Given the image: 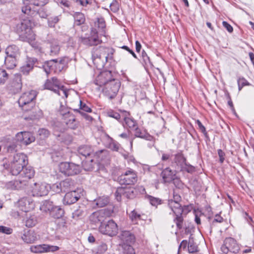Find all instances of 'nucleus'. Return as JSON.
<instances>
[{
  "mask_svg": "<svg viewBox=\"0 0 254 254\" xmlns=\"http://www.w3.org/2000/svg\"><path fill=\"white\" fill-rule=\"evenodd\" d=\"M37 95L36 91L30 90L23 93L18 101L19 106L25 112L31 111L34 107V111H32L30 115V119L32 120L39 119L43 115L42 111L39 109H36L35 107Z\"/></svg>",
  "mask_w": 254,
  "mask_h": 254,
  "instance_id": "nucleus-1",
  "label": "nucleus"
},
{
  "mask_svg": "<svg viewBox=\"0 0 254 254\" xmlns=\"http://www.w3.org/2000/svg\"><path fill=\"white\" fill-rule=\"evenodd\" d=\"M27 163L26 155L23 153H17L14 155L10 162L4 164L3 166L12 175L16 176L20 173Z\"/></svg>",
  "mask_w": 254,
  "mask_h": 254,
  "instance_id": "nucleus-2",
  "label": "nucleus"
},
{
  "mask_svg": "<svg viewBox=\"0 0 254 254\" xmlns=\"http://www.w3.org/2000/svg\"><path fill=\"white\" fill-rule=\"evenodd\" d=\"M17 31L19 40L29 43L33 47L36 48L35 43V34L33 33L29 20H24L17 25Z\"/></svg>",
  "mask_w": 254,
  "mask_h": 254,
  "instance_id": "nucleus-3",
  "label": "nucleus"
},
{
  "mask_svg": "<svg viewBox=\"0 0 254 254\" xmlns=\"http://www.w3.org/2000/svg\"><path fill=\"white\" fill-rule=\"evenodd\" d=\"M44 89L52 91L59 96L67 98V90L62 85L61 81L57 77H53L47 79L44 84Z\"/></svg>",
  "mask_w": 254,
  "mask_h": 254,
  "instance_id": "nucleus-4",
  "label": "nucleus"
},
{
  "mask_svg": "<svg viewBox=\"0 0 254 254\" xmlns=\"http://www.w3.org/2000/svg\"><path fill=\"white\" fill-rule=\"evenodd\" d=\"M118 181L122 185H133L137 182V172L131 168H127L118 177Z\"/></svg>",
  "mask_w": 254,
  "mask_h": 254,
  "instance_id": "nucleus-5",
  "label": "nucleus"
},
{
  "mask_svg": "<svg viewBox=\"0 0 254 254\" xmlns=\"http://www.w3.org/2000/svg\"><path fill=\"white\" fill-rule=\"evenodd\" d=\"M240 250V245L233 238H226L220 248V251L222 254H227L229 252L237 254Z\"/></svg>",
  "mask_w": 254,
  "mask_h": 254,
  "instance_id": "nucleus-6",
  "label": "nucleus"
},
{
  "mask_svg": "<svg viewBox=\"0 0 254 254\" xmlns=\"http://www.w3.org/2000/svg\"><path fill=\"white\" fill-rule=\"evenodd\" d=\"M60 172L65 176H73L79 174L81 169L79 165L72 162H64L59 164Z\"/></svg>",
  "mask_w": 254,
  "mask_h": 254,
  "instance_id": "nucleus-7",
  "label": "nucleus"
},
{
  "mask_svg": "<svg viewBox=\"0 0 254 254\" xmlns=\"http://www.w3.org/2000/svg\"><path fill=\"white\" fill-rule=\"evenodd\" d=\"M121 86V83L118 79L112 80L103 87V94L110 99L115 98Z\"/></svg>",
  "mask_w": 254,
  "mask_h": 254,
  "instance_id": "nucleus-8",
  "label": "nucleus"
},
{
  "mask_svg": "<svg viewBox=\"0 0 254 254\" xmlns=\"http://www.w3.org/2000/svg\"><path fill=\"white\" fill-rule=\"evenodd\" d=\"M99 232L110 237L116 236L118 232V226L113 220H109L106 222L101 223L99 227Z\"/></svg>",
  "mask_w": 254,
  "mask_h": 254,
  "instance_id": "nucleus-9",
  "label": "nucleus"
},
{
  "mask_svg": "<svg viewBox=\"0 0 254 254\" xmlns=\"http://www.w3.org/2000/svg\"><path fill=\"white\" fill-rule=\"evenodd\" d=\"M191 208L192 207L189 205H184L182 207L180 204V206L178 208H176L172 211L175 215L174 222L179 230H181L183 227L184 219L182 216L183 214H187L191 211Z\"/></svg>",
  "mask_w": 254,
  "mask_h": 254,
  "instance_id": "nucleus-10",
  "label": "nucleus"
},
{
  "mask_svg": "<svg viewBox=\"0 0 254 254\" xmlns=\"http://www.w3.org/2000/svg\"><path fill=\"white\" fill-rule=\"evenodd\" d=\"M107 49L104 47H99L92 53V61L96 68L98 69H102L105 65V63L107 61L108 56L106 53L103 55H98V52H106Z\"/></svg>",
  "mask_w": 254,
  "mask_h": 254,
  "instance_id": "nucleus-11",
  "label": "nucleus"
},
{
  "mask_svg": "<svg viewBox=\"0 0 254 254\" xmlns=\"http://www.w3.org/2000/svg\"><path fill=\"white\" fill-rule=\"evenodd\" d=\"M102 151V150H100L99 152H94L91 147L87 145L81 146L77 150L80 157H84L86 159V163L89 162L91 163L94 161V159L92 158H97L98 154L101 153Z\"/></svg>",
  "mask_w": 254,
  "mask_h": 254,
  "instance_id": "nucleus-12",
  "label": "nucleus"
},
{
  "mask_svg": "<svg viewBox=\"0 0 254 254\" xmlns=\"http://www.w3.org/2000/svg\"><path fill=\"white\" fill-rule=\"evenodd\" d=\"M50 188V185L45 183H34L31 186V193L32 196L41 197L48 194Z\"/></svg>",
  "mask_w": 254,
  "mask_h": 254,
  "instance_id": "nucleus-13",
  "label": "nucleus"
},
{
  "mask_svg": "<svg viewBox=\"0 0 254 254\" xmlns=\"http://www.w3.org/2000/svg\"><path fill=\"white\" fill-rule=\"evenodd\" d=\"M48 2L49 0H23L22 12L25 14L34 13L35 12L31 11L35 6H44Z\"/></svg>",
  "mask_w": 254,
  "mask_h": 254,
  "instance_id": "nucleus-14",
  "label": "nucleus"
},
{
  "mask_svg": "<svg viewBox=\"0 0 254 254\" xmlns=\"http://www.w3.org/2000/svg\"><path fill=\"white\" fill-rule=\"evenodd\" d=\"M79 42L86 46H92L99 44L101 42V40L99 39L97 30L95 28H92L91 31L90 36L80 37L79 38Z\"/></svg>",
  "mask_w": 254,
  "mask_h": 254,
  "instance_id": "nucleus-15",
  "label": "nucleus"
},
{
  "mask_svg": "<svg viewBox=\"0 0 254 254\" xmlns=\"http://www.w3.org/2000/svg\"><path fill=\"white\" fill-rule=\"evenodd\" d=\"M109 216V212L106 209H101L92 213L89 216L90 223L97 226L101 223Z\"/></svg>",
  "mask_w": 254,
  "mask_h": 254,
  "instance_id": "nucleus-16",
  "label": "nucleus"
},
{
  "mask_svg": "<svg viewBox=\"0 0 254 254\" xmlns=\"http://www.w3.org/2000/svg\"><path fill=\"white\" fill-rule=\"evenodd\" d=\"M116 79L113 76L112 72L110 70H104L100 72V73L96 77L94 80V83L100 86H104L107 83H109L112 80Z\"/></svg>",
  "mask_w": 254,
  "mask_h": 254,
  "instance_id": "nucleus-17",
  "label": "nucleus"
},
{
  "mask_svg": "<svg viewBox=\"0 0 254 254\" xmlns=\"http://www.w3.org/2000/svg\"><path fill=\"white\" fill-rule=\"evenodd\" d=\"M62 114L64 115L63 123L65 124L68 128L72 129L77 128L79 122L76 120L73 114L68 110H66L65 113L62 112Z\"/></svg>",
  "mask_w": 254,
  "mask_h": 254,
  "instance_id": "nucleus-18",
  "label": "nucleus"
},
{
  "mask_svg": "<svg viewBox=\"0 0 254 254\" xmlns=\"http://www.w3.org/2000/svg\"><path fill=\"white\" fill-rule=\"evenodd\" d=\"M15 139L21 145H27L34 141L35 137L30 132L21 131L16 134Z\"/></svg>",
  "mask_w": 254,
  "mask_h": 254,
  "instance_id": "nucleus-19",
  "label": "nucleus"
},
{
  "mask_svg": "<svg viewBox=\"0 0 254 254\" xmlns=\"http://www.w3.org/2000/svg\"><path fill=\"white\" fill-rule=\"evenodd\" d=\"M15 206L25 212H27L33 208L32 202L28 197L21 198L15 204Z\"/></svg>",
  "mask_w": 254,
  "mask_h": 254,
  "instance_id": "nucleus-20",
  "label": "nucleus"
},
{
  "mask_svg": "<svg viewBox=\"0 0 254 254\" xmlns=\"http://www.w3.org/2000/svg\"><path fill=\"white\" fill-rule=\"evenodd\" d=\"M21 239L25 243L31 244L37 241L38 238L36 233L33 230L25 229L22 234Z\"/></svg>",
  "mask_w": 254,
  "mask_h": 254,
  "instance_id": "nucleus-21",
  "label": "nucleus"
},
{
  "mask_svg": "<svg viewBox=\"0 0 254 254\" xmlns=\"http://www.w3.org/2000/svg\"><path fill=\"white\" fill-rule=\"evenodd\" d=\"M80 197V195L75 190L67 192L63 199L64 204L69 205L76 202Z\"/></svg>",
  "mask_w": 254,
  "mask_h": 254,
  "instance_id": "nucleus-22",
  "label": "nucleus"
},
{
  "mask_svg": "<svg viewBox=\"0 0 254 254\" xmlns=\"http://www.w3.org/2000/svg\"><path fill=\"white\" fill-rule=\"evenodd\" d=\"M124 244L130 246L135 242L134 235L129 231H123L119 236Z\"/></svg>",
  "mask_w": 254,
  "mask_h": 254,
  "instance_id": "nucleus-23",
  "label": "nucleus"
},
{
  "mask_svg": "<svg viewBox=\"0 0 254 254\" xmlns=\"http://www.w3.org/2000/svg\"><path fill=\"white\" fill-rule=\"evenodd\" d=\"M36 62L37 59L36 58H28L25 64L20 67V72L24 75L28 74L30 71L33 69L34 65Z\"/></svg>",
  "mask_w": 254,
  "mask_h": 254,
  "instance_id": "nucleus-24",
  "label": "nucleus"
},
{
  "mask_svg": "<svg viewBox=\"0 0 254 254\" xmlns=\"http://www.w3.org/2000/svg\"><path fill=\"white\" fill-rule=\"evenodd\" d=\"M134 136L148 141H154V138L146 129L136 127L134 129Z\"/></svg>",
  "mask_w": 254,
  "mask_h": 254,
  "instance_id": "nucleus-25",
  "label": "nucleus"
},
{
  "mask_svg": "<svg viewBox=\"0 0 254 254\" xmlns=\"http://www.w3.org/2000/svg\"><path fill=\"white\" fill-rule=\"evenodd\" d=\"M35 174L34 170L30 166L23 167V169L19 174L21 180L20 183L22 182H26L28 180L31 179L33 177Z\"/></svg>",
  "mask_w": 254,
  "mask_h": 254,
  "instance_id": "nucleus-26",
  "label": "nucleus"
},
{
  "mask_svg": "<svg viewBox=\"0 0 254 254\" xmlns=\"http://www.w3.org/2000/svg\"><path fill=\"white\" fill-rule=\"evenodd\" d=\"M124 127H127L130 129H134L137 127L136 121L131 117H127L122 115V120L121 122Z\"/></svg>",
  "mask_w": 254,
  "mask_h": 254,
  "instance_id": "nucleus-27",
  "label": "nucleus"
},
{
  "mask_svg": "<svg viewBox=\"0 0 254 254\" xmlns=\"http://www.w3.org/2000/svg\"><path fill=\"white\" fill-rule=\"evenodd\" d=\"M54 73H58L61 72L64 68L65 65L68 62V59L66 57H63L60 59H54Z\"/></svg>",
  "mask_w": 254,
  "mask_h": 254,
  "instance_id": "nucleus-28",
  "label": "nucleus"
},
{
  "mask_svg": "<svg viewBox=\"0 0 254 254\" xmlns=\"http://www.w3.org/2000/svg\"><path fill=\"white\" fill-rule=\"evenodd\" d=\"M181 200V197L180 195L173 193V199L168 200V206L173 211L175 209L178 208L180 206L179 202Z\"/></svg>",
  "mask_w": 254,
  "mask_h": 254,
  "instance_id": "nucleus-29",
  "label": "nucleus"
},
{
  "mask_svg": "<svg viewBox=\"0 0 254 254\" xmlns=\"http://www.w3.org/2000/svg\"><path fill=\"white\" fill-rule=\"evenodd\" d=\"M24 221L27 227L31 228L36 225L38 222V219L35 214L27 213Z\"/></svg>",
  "mask_w": 254,
  "mask_h": 254,
  "instance_id": "nucleus-30",
  "label": "nucleus"
},
{
  "mask_svg": "<svg viewBox=\"0 0 254 254\" xmlns=\"http://www.w3.org/2000/svg\"><path fill=\"white\" fill-rule=\"evenodd\" d=\"M161 175L164 182L169 183L174 179L175 174L170 168H166L162 171Z\"/></svg>",
  "mask_w": 254,
  "mask_h": 254,
  "instance_id": "nucleus-31",
  "label": "nucleus"
},
{
  "mask_svg": "<svg viewBox=\"0 0 254 254\" xmlns=\"http://www.w3.org/2000/svg\"><path fill=\"white\" fill-rule=\"evenodd\" d=\"M35 12L34 13L27 14L31 17H34L36 15L38 14L39 16L43 18H46L47 16L50 14V12L45 7H41L38 10H36L34 8L32 9L31 12Z\"/></svg>",
  "mask_w": 254,
  "mask_h": 254,
  "instance_id": "nucleus-32",
  "label": "nucleus"
},
{
  "mask_svg": "<svg viewBox=\"0 0 254 254\" xmlns=\"http://www.w3.org/2000/svg\"><path fill=\"white\" fill-rule=\"evenodd\" d=\"M5 55L18 58L20 56L19 49L15 45H10L5 49Z\"/></svg>",
  "mask_w": 254,
  "mask_h": 254,
  "instance_id": "nucleus-33",
  "label": "nucleus"
},
{
  "mask_svg": "<svg viewBox=\"0 0 254 254\" xmlns=\"http://www.w3.org/2000/svg\"><path fill=\"white\" fill-rule=\"evenodd\" d=\"M4 64L8 69H12L16 65L17 58L6 55L4 57Z\"/></svg>",
  "mask_w": 254,
  "mask_h": 254,
  "instance_id": "nucleus-34",
  "label": "nucleus"
},
{
  "mask_svg": "<svg viewBox=\"0 0 254 254\" xmlns=\"http://www.w3.org/2000/svg\"><path fill=\"white\" fill-rule=\"evenodd\" d=\"M186 161V158L182 153L179 152L175 155L174 162L178 166V169H180L183 166H184Z\"/></svg>",
  "mask_w": 254,
  "mask_h": 254,
  "instance_id": "nucleus-35",
  "label": "nucleus"
},
{
  "mask_svg": "<svg viewBox=\"0 0 254 254\" xmlns=\"http://www.w3.org/2000/svg\"><path fill=\"white\" fill-rule=\"evenodd\" d=\"M64 210L60 206H54L50 215L54 218L59 219L64 216Z\"/></svg>",
  "mask_w": 254,
  "mask_h": 254,
  "instance_id": "nucleus-36",
  "label": "nucleus"
},
{
  "mask_svg": "<svg viewBox=\"0 0 254 254\" xmlns=\"http://www.w3.org/2000/svg\"><path fill=\"white\" fill-rule=\"evenodd\" d=\"M54 60L47 61L43 65V69L47 75L51 72H54Z\"/></svg>",
  "mask_w": 254,
  "mask_h": 254,
  "instance_id": "nucleus-37",
  "label": "nucleus"
},
{
  "mask_svg": "<svg viewBox=\"0 0 254 254\" xmlns=\"http://www.w3.org/2000/svg\"><path fill=\"white\" fill-rule=\"evenodd\" d=\"M60 184L64 192L70 190L73 186V182L70 179H66L61 182Z\"/></svg>",
  "mask_w": 254,
  "mask_h": 254,
  "instance_id": "nucleus-38",
  "label": "nucleus"
},
{
  "mask_svg": "<svg viewBox=\"0 0 254 254\" xmlns=\"http://www.w3.org/2000/svg\"><path fill=\"white\" fill-rule=\"evenodd\" d=\"M128 215L131 221L135 224L137 223L138 220L141 219V213L136 209L131 211Z\"/></svg>",
  "mask_w": 254,
  "mask_h": 254,
  "instance_id": "nucleus-39",
  "label": "nucleus"
},
{
  "mask_svg": "<svg viewBox=\"0 0 254 254\" xmlns=\"http://www.w3.org/2000/svg\"><path fill=\"white\" fill-rule=\"evenodd\" d=\"M74 23L76 25H80L85 21L84 15L80 12H75L73 14Z\"/></svg>",
  "mask_w": 254,
  "mask_h": 254,
  "instance_id": "nucleus-40",
  "label": "nucleus"
},
{
  "mask_svg": "<svg viewBox=\"0 0 254 254\" xmlns=\"http://www.w3.org/2000/svg\"><path fill=\"white\" fill-rule=\"evenodd\" d=\"M94 201L98 207H103L109 203V199L108 197L103 196L95 199Z\"/></svg>",
  "mask_w": 254,
  "mask_h": 254,
  "instance_id": "nucleus-41",
  "label": "nucleus"
},
{
  "mask_svg": "<svg viewBox=\"0 0 254 254\" xmlns=\"http://www.w3.org/2000/svg\"><path fill=\"white\" fill-rule=\"evenodd\" d=\"M54 207L52 201L46 200L43 202L42 204L40 206V209L44 212H49L50 213Z\"/></svg>",
  "mask_w": 254,
  "mask_h": 254,
  "instance_id": "nucleus-42",
  "label": "nucleus"
},
{
  "mask_svg": "<svg viewBox=\"0 0 254 254\" xmlns=\"http://www.w3.org/2000/svg\"><path fill=\"white\" fill-rule=\"evenodd\" d=\"M141 57L143 64L145 68L148 67L151 68L153 66L152 63L150 61L149 57L144 50H143L142 52Z\"/></svg>",
  "mask_w": 254,
  "mask_h": 254,
  "instance_id": "nucleus-43",
  "label": "nucleus"
},
{
  "mask_svg": "<svg viewBox=\"0 0 254 254\" xmlns=\"http://www.w3.org/2000/svg\"><path fill=\"white\" fill-rule=\"evenodd\" d=\"M30 251L33 253H45V244L33 245L30 248Z\"/></svg>",
  "mask_w": 254,
  "mask_h": 254,
  "instance_id": "nucleus-44",
  "label": "nucleus"
},
{
  "mask_svg": "<svg viewBox=\"0 0 254 254\" xmlns=\"http://www.w3.org/2000/svg\"><path fill=\"white\" fill-rule=\"evenodd\" d=\"M125 189L124 187H118L115 192V196L116 199L118 201H120L122 200L123 197H125Z\"/></svg>",
  "mask_w": 254,
  "mask_h": 254,
  "instance_id": "nucleus-45",
  "label": "nucleus"
},
{
  "mask_svg": "<svg viewBox=\"0 0 254 254\" xmlns=\"http://www.w3.org/2000/svg\"><path fill=\"white\" fill-rule=\"evenodd\" d=\"M60 50V47L59 43L57 41H54L51 46L50 55H57L59 53Z\"/></svg>",
  "mask_w": 254,
  "mask_h": 254,
  "instance_id": "nucleus-46",
  "label": "nucleus"
},
{
  "mask_svg": "<svg viewBox=\"0 0 254 254\" xmlns=\"http://www.w3.org/2000/svg\"><path fill=\"white\" fill-rule=\"evenodd\" d=\"M181 171H186L189 173L192 174L195 171V168L192 165L187 163V162L185 163L184 166H183L180 169Z\"/></svg>",
  "mask_w": 254,
  "mask_h": 254,
  "instance_id": "nucleus-47",
  "label": "nucleus"
},
{
  "mask_svg": "<svg viewBox=\"0 0 254 254\" xmlns=\"http://www.w3.org/2000/svg\"><path fill=\"white\" fill-rule=\"evenodd\" d=\"M8 73L4 69L0 68V85L4 84L8 79Z\"/></svg>",
  "mask_w": 254,
  "mask_h": 254,
  "instance_id": "nucleus-48",
  "label": "nucleus"
},
{
  "mask_svg": "<svg viewBox=\"0 0 254 254\" xmlns=\"http://www.w3.org/2000/svg\"><path fill=\"white\" fill-rule=\"evenodd\" d=\"M147 198L152 206H156L161 204V200L158 198L151 195H147Z\"/></svg>",
  "mask_w": 254,
  "mask_h": 254,
  "instance_id": "nucleus-49",
  "label": "nucleus"
},
{
  "mask_svg": "<svg viewBox=\"0 0 254 254\" xmlns=\"http://www.w3.org/2000/svg\"><path fill=\"white\" fill-rule=\"evenodd\" d=\"M188 250L190 253H193L197 252L198 247L197 245L194 243L192 240H190L189 242Z\"/></svg>",
  "mask_w": 254,
  "mask_h": 254,
  "instance_id": "nucleus-50",
  "label": "nucleus"
},
{
  "mask_svg": "<svg viewBox=\"0 0 254 254\" xmlns=\"http://www.w3.org/2000/svg\"><path fill=\"white\" fill-rule=\"evenodd\" d=\"M84 213V211L82 209L78 208L76 209L72 212V218L77 220L81 218Z\"/></svg>",
  "mask_w": 254,
  "mask_h": 254,
  "instance_id": "nucleus-51",
  "label": "nucleus"
},
{
  "mask_svg": "<svg viewBox=\"0 0 254 254\" xmlns=\"http://www.w3.org/2000/svg\"><path fill=\"white\" fill-rule=\"evenodd\" d=\"M125 197L131 199L135 197V193L132 189H128L125 188Z\"/></svg>",
  "mask_w": 254,
  "mask_h": 254,
  "instance_id": "nucleus-52",
  "label": "nucleus"
},
{
  "mask_svg": "<svg viewBox=\"0 0 254 254\" xmlns=\"http://www.w3.org/2000/svg\"><path fill=\"white\" fill-rule=\"evenodd\" d=\"M108 115L110 117L116 119L119 122H122V116H121L118 113L114 112L113 111H110L108 112Z\"/></svg>",
  "mask_w": 254,
  "mask_h": 254,
  "instance_id": "nucleus-53",
  "label": "nucleus"
},
{
  "mask_svg": "<svg viewBox=\"0 0 254 254\" xmlns=\"http://www.w3.org/2000/svg\"><path fill=\"white\" fill-rule=\"evenodd\" d=\"M50 189L56 193L63 192L60 183H56L50 186Z\"/></svg>",
  "mask_w": 254,
  "mask_h": 254,
  "instance_id": "nucleus-54",
  "label": "nucleus"
},
{
  "mask_svg": "<svg viewBox=\"0 0 254 254\" xmlns=\"http://www.w3.org/2000/svg\"><path fill=\"white\" fill-rule=\"evenodd\" d=\"M108 147L113 151H118L120 148V144L113 139H111V141L109 143Z\"/></svg>",
  "mask_w": 254,
  "mask_h": 254,
  "instance_id": "nucleus-55",
  "label": "nucleus"
},
{
  "mask_svg": "<svg viewBox=\"0 0 254 254\" xmlns=\"http://www.w3.org/2000/svg\"><path fill=\"white\" fill-rule=\"evenodd\" d=\"M196 124L198 127L199 129L201 131V132L202 133H203L205 138H206L207 139H208L209 136H208V133L206 130V129H205V127H204V126L202 124L201 122L198 120H197L196 121Z\"/></svg>",
  "mask_w": 254,
  "mask_h": 254,
  "instance_id": "nucleus-56",
  "label": "nucleus"
},
{
  "mask_svg": "<svg viewBox=\"0 0 254 254\" xmlns=\"http://www.w3.org/2000/svg\"><path fill=\"white\" fill-rule=\"evenodd\" d=\"M79 106V109L78 110L80 111H83L87 113H90L92 112L91 109L85 103L82 102L81 100H80Z\"/></svg>",
  "mask_w": 254,
  "mask_h": 254,
  "instance_id": "nucleus-57",
  "label": "nucleus"
},
{
  "mask_svg": "<svg viewBox=\"0 0 254 254\" xmlns=\"http://www.w3.org/2000/svg\"><path fill=\"white\" fill-rule=\"evenodd\" d=\"M59 21L58 16H54L50 17L48 20V25L50 27H54L56 23Z\"/></svg>",
  "mask_w": 254,
  "mask_h": 254,
  "instance_id": "nucleus-58",
  "label": "nucleus"
},
{
  "mask_svg": "<svg viewBox=\"0 0 254 254\" xmlns=\"http://www.w3.org/2000/svg\"><path fill=\"white\" fill-rule=\"evenodd\" d=\"M45 253L47 252H54L59 250V247L56 246H52L47 244H45Z\"/></svg>",
  "mask_w": 254,
  "mask_h": 254,
  "instance_id": "nucleus-59",
  "label": "nucleus"
},
{
  "mask_svg": "<svg viewBox=\"0 0 254 254\" xmlns=\"http://www.w3.org/2000/svg\"><path fill=\"white\" fill-rule=\"evenodd\" d=\"M110 7L112 11L115 13L119 9V5L117 0H114L110 4Z\"/></svg>",
  "mask_w": 254,
  "mask_h": 254,
  "instance_id": "nucleus-60",
  "label": "nucleus"
},
{
  "mask_svg": "<svg viewBox=\"0 0 254 254\" xmlns=\"http://www.w3.org/2000/svg\"><path fill=\"white\" fill-rule=\"evenodd\" d=\"M96 24L97 25L99 29L101 30L102 31L104 30L106 27V23L103 18H98Z\"/></svg>",
  "mask_w": 254,
  "mask_h": 254,
  "instance_id": "nucleus-61",
  "label": "nucleus"
},
{
  "mask_svg": "<svg viewBox=\"0 0 254 254\" xmlns=\"http://www.w3.org/2000/svg\"><path fill=\"white\" fill-rule=\"evenodd\" d=\"M0 233L9 235L12 233V229L4 226H0Z\"/></svg>",
  "mask_w": 254,
  "mask_h": 254,
  "instance_id": "nucleus-62",
  "label": "nucleus"
},
{
  "mask_svg": "<svg viewBox=\"0 0 254 254\" xmlns=\"http://www.w3.org/2000/svg\"><path fill=\"white\" fill-rule=\"evenodd\" d=\"M244 218L247 221L248 223L251 226L253 227L254 225V221L252 218L249 215V214L245 212L244 213Z\"/></svg>",
  "mask_w": 254,
  "mask_h": 254,
  "instance_id": "nucleus-63",
  "label": "nucleus"
},
{
  "mask_svg": "<svg viewBox=\"0 0 254 254\" xmlns=\"http://www.w3.org/2000/svg\"><path fill=\"white\" fill-rule=\"evenodd\" d=\"M238 84H240L241 86H245L250 85V83L243 77H239L237 80Z\"/></svg>",
  "mask_w": 254,
  "mask_h": 254,
  "instance_id": "nucleus-64",
  "label": "nucleus"
}]
</instances>
